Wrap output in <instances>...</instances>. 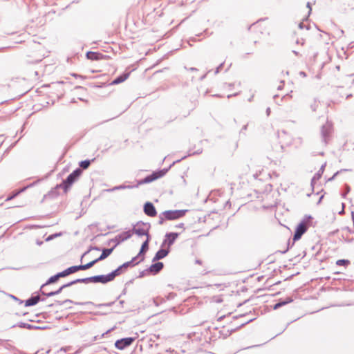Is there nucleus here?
I'll return each instance as SVG.
<instances>
[{
	"label": "nucleus",
	"instance_id": "obj_1",
	"mask_svg": "<svg viewBox=\"0 0 354 354\" xmlns=\"http://www.w3.org/2000/svg\"><path fill=\"white\" fill-rule=\"evenodd\" d=\"M169 169H170V167H169L167 168H164L160 170L153 171L152 174H151L150 175H148L143 179L138 180V183L135 185H121L115 186L111 189H107V192H113L115 190L124 189H132V188L138 187L139 185L151 183V182L164 176Z\"/></svg>",
	"mask_w": 354,
	"mask_h": 354
},
{
	"label": "nucleus",
	"instance_id": "obj_2",
	"mask_svg": "<svg viewBox=\"0 0 354 354\" xmlns=\"http://www.w3.org/2000/svg\"><path fill=\"white\" fill-rule=\"evenodd\" d=\"M312 219L313 217L310 215H305L301 221L297 225L293 235L292 245H294L295 241L299 240L302 235L306 233L308 227L311 225Z\"/></svg>",
	"mask_w": 354,
	"mask_h": 354
},
{
	"label": "nucleus",
	"instance_id": "obj_3",
	"mask_svg": "<svg viewBox=\"0 0 354 354\" xmlns=\"http://www.w3.org/2000/svg\"><path fill=\"white\" fill-rule=\"evenodd\" d=\"M82 174V170L80 168L75 169L61 184L57 185V187H62L64 193H67L71 185L77 180Z\"/></svg>",
	"mask_w": 354,
	"mask_h": 354
},
{
	"label": "nucleus",
	"instance_id": "obj_4",
	"mask_svg": "<svg viewBox=\"0 0 354 354\" xmlns=\"http://www.w3.org/2000/svg\"><path fill=\"white\" fill-rule=\"evenodd\" d=\"M150 228V223L139 221L133 227L132 232L140 236H146L147 239H148L149 236V239H151V236L149 234Z\"/></svg>",
	"mask_w": 354,
	"mask_h": 354
},
{
	"label": "nucleus",
	"instance_id": "obj_5",
	"mask_svg": "<svg viewBox=\"0 0 354 354\" xmlns=\"http://www.w3.org/2000/svg\"><path fill=\"white\" fill-rule=\"evenodd\" d=\"M333 124L332 122L327 121L322 126L321 128V136L322 142L325 145H326L330 138L333 133Z\"/></svg>",
	"mask_w": 354,
	"mask_h": 354
},
{
	"label": "nucleus",
	"instance_id": "obj_6",
	"mask_svg": "<svg viewBox=\"0 0 354 354\" xmlns=\"http://www.w3.org/2000/svg\"><path fill=\"white\" fill-rule=\"evenodd\" d=\"M187 212V209L166 210L163 212V215L166 220L173 221L183 217Z\"/></svg>",
	"mask_w": 354,
	"mask_h": 354
},
{
	"label": "nucleus",
	"instance_id": "obj_7",
	"mask_svg": "<svg viewBox=\"0 0 354 354\" xmlns=\"http://www.w3.org/2000/svg\"><path fill=\"white\" fill-rule=\"evenodd\" d=\"M136 340V337H129L118 339L115 342V347L118 350H124L131 346Z\"/></svg>",
	"mask_w": 354,
	"mask_h": 354
},
{
	"label": "nucleus",
	"instance_id": "obj_8",
	"mask_svg": "<svg viewBox=\"0 0 354 354\" xmlns=\"http://www.w3.org/2000/svg\"><path fill=\"white\" fill-rule=\"evenodd\" d=\"M179 236L178 232H167L165 234V239L163 240L161 247L167 246L170 249V247L175 243L176 240Z\"/></svg>",
	"mask_w": 354,
	"mask_h": 354
},
{
	"label": "nucleus",
	"instance_id": "obj_9",
	"mask_svg": "<svg viewBox=\"0 0 354 354\" xmlns=\"http://www.w3.org/2000/svg\"><path fill=\"white\" fill-rule=\"evenodd\" d=\"M115 277L112 272L107 274H100L93 276V283H101L105 284L108 282L113 281Z\"/></svg>",
	"mask_w": 354,
	"mask_h": 354
},
{
	"label": "nucleus",
	"instance_id": "obj_10",
	"mask_svg": "<svg viewBox=\"0 0 354 354\" xmlns=\"http://www.w3.org/2000/svg\"><path fill=\"white\" fill-rule=\"evenodd\" d=\"M131 236V233L130 231L123 232L119 234H118L114 239L110 240V242H114L115 245L113 247H116L121 242H123L127 239H129Z\"/></svg>",
	"mask_w": 354,
	"mask_h": 354
},
{
	"label": "nucleus",
	"instance_id": "obj_11",
	"mask_svg": "<svg viewBox=\"0 0 354 354\" xmlns=\"http://www.w3.org/2000/svg\"><path fill=\"white\" fill-rule=\"evenodd\" d=\"M143 211L148 216L153 217L157 214L156 207L151 202H146L144 204Z\"/></svg>",
	"mask_w": 354,
	"mask_h": 354
},
{
	"label": "nucleus",
	"instance_id": "obj_12",
	"mask_svg": "<svg viewBox=\"0 0 354 354\" xmlns=\"http://www.w3.org/2000/svg\"><path fill=\"white\" fill-rule=\"evenodd\" d=\"M169 252H170V249H169L167 248H163L161 247L160 249H159L155 254L153 258L152 259V262H156L160 259H164L169 254Z\"/></svg>",
	"mask_w": 354,
	"mask_h": 354
},
{
	"label": "nucleus",
	"instance_id": "obj_13",
	"mask_svg": "<svg viewBox=\"0 0 354 354\" xmlns=\"http://www.w3.org/2000/svg\"><path fill=\"white\" fill-rule=\"evenodd\" d=\"M164 264L162 262L156 261L148 268V270H149L150 273H152L153 274H157L162 270Z\"/></svg>",
	"mask_w": 354,
	"mask_h": 354
},
{
	"label": "nucleus",
	"instance_id": "obj_14",
	"mask_svg": "<svg viewBox=\"0 0 354 354\" xmlns=\"http://www.w3.org/2000/svg\"><path fill=\"white\" fill-rule=\"evenodd\" d=\"M40 301H44V299H41L39 295L31 296L25 301V306H33Z\"/></svg>",
	"mask_w": 354,
	"mask_h": 354
},
{
	"label": "nucleus",
	"instance_id": "obj_15",
	"mask_svg": "<svg viewBox=\"0 0 354 354\" xmlns=\"http://www.w3.org/2000/svg\"><path fill=\"white\" fill-rule=\"evenodd\" d=\"M131 262H128V261L125 262L123 264H122L121 266H120L118 268L113 270L112 272H113L114 277H115L117 276H119L123 272H124V270L126 269H127L129 267H131Z\"/></svg>",
	"mask_w": 354,
	"mask_h": 354
},
{
	"label": "nucleus",
	"instance_id": "obj_16",
	"mask_svg": "<svg viewBox=\"0 0 354 354\" xmlns=\"http://www.w3.org/2000/svg\"><path fill=\"white\" fill-rule=\"evenodd\" d=\"M326 163H324V165H322L321 166L320 169H319V171L313 177V178L311 180V186L313 187V189L314 188L316 181L319 180V178L322 177V176L324 171V168L326 167Z\"/></svg>",
	"mask_w": 354,
	"mask_h": 354
},
{
	"label": "nucleus",
	"instance_id": "obj_17",
	"mask_svg": "<svg viewBox=\"0 0 354 354\" xmlns=\"http://www.w3.org/2000/svg\"><path fill=\"white\" fill-rule=\"evenodd\" d=\"M86 57L90 60H100L102 59L104 55L97 52L88 51L86 53Z\"/></svg>",
	"mask_w": 354,
	"mask_h": 354
},
{
	"label": "nucleus",
	"instance_id": "obj_18",
	"mask_svg": "<svg viewBox=\"0 0 354 354\" xmlns=\"http://www.w3.org/2000/svg\"><path fill=\"white\" fill-rule=\"evenodd\" d=\"M115 249V247H112L111 248H104L102 250V254L101 255L97 258V261L99 262L100 261H102L104 259H105L106 258H107L113 251V250Z\"/></svg>",
	"mask_w": 354,
	"mask_h": 354
},
{
	"label": "nucleus",
	"instance_id": "obj_19",
	"mask_svg": "<svg viewBox=\"0 0 354 354\" xmlns=\"http://www.w3.org/2000/svg\"><path fill=\"white\" fill-rule=\"evenodd\" d=\"M150 240L151 239H149V237L148 236V239H146V240L142 243L140 250V252L138 254V257H140V258L142 257H145V253L149 250V243Z\"/></svg>",
	"mask_w": 354,
	"mask_h": 354
},
{
	"label": "nucleus",
	"instance_id": "obj_20",
	"mask_svg": "<svg viewBox=\"0 0 354 354\" xmlns=\"http://www.w3.org/2000/svg\"><path fill=\"white\" fill-rule=\"evenodd\" d=\"M80 270L79 266H73L61 272L63 277Z\"/></svg>",
	"mask_w": 354,
	"mask_h": 354
},
{
	"label": "nucleus",
	"instance_id": "obj_21",
	"mask_svg": "<svg viewBox=\"0 0 354 354\" xmlns=\"http://www.w3.org/2000/svg\"><path fill=\"white\" fill-rule=\"evenodd\" d=\"M130 73H124L115 78L111 84L115 85L124 82L129 76Z\"/></svg>",
	"mask_w": 354,
	"mask_h": 354
},
{
	"label": "nucleus",
	"instance_id": "obj_22",
	"mask_svg": "<svg viewBox=\"0 0 354 354\" xmlns=\"http://www.w3.org/2000/svg\"><path fill=\"white\" fill-rule=\"evenodd\" d=\"M61 277H63L62 275V273L61 272L57 273L56 274L50 277L45 283H44L42 286H41V288H44L45 286L49 285V284H51V283H54L55 282H57L58 281V279Z\"/></svg>",
	"mask_w": 354,
	"mask_h": 354
},
{
	"label": "nucleus",
	"instance_id": "obj_23",
	"mask_svg": "<svg viewBox=\"0 0 354 354\" xmlns=\"http://www.w3.org/2000/svg\"><path fill=\"white\" fill-rule=\"evenodd\" d=\"M78 283H93V276L89 277H86V278L77 279L70 281V283H71V286Z\"/></svg>",
	"mask_w": 354,
	"mask_h": 354
},
{
	"label": "nucleus",
	"instance_id": "obj_24",
	"mask_svg": "<svg viewBox=\"0 0 354 354\" xmlns=\"http://www.w3.org/2000/svg\"><path fill=\"white\" fill-rule=\"evenodd\" d=\"M17 326L20 328H27V329H29V330H38V329H41V327L40 326H35V325H31V324H27V323H24V322H19Z\"/></svg>",
	"mask_w": 354,
	"mask_h": 354
},
{
	"label": "nucleus",
	"instance_id": "obj_25",
	"mask_svg": "<svg viewBox=\"0 0 354 354\" xmlns=\"http://www.w3.org/2000/svg\"><path fill=\"white\" fill-rule=\"evenodd\" d=\"M202 151H203L202 149H198L197 151H193V152H190V151H189V153H188L187 156H190L196 155V154H201V153H202ZM187 158V156H185L182 157L180 159H178V160H176L174 161V162H173L169 165L170 168H171L173 165H174L176 163L180 162L182 160H183V159H185V158Z\"/></svg>",
	"mask_w": 354,
	"mask_h": 354
},
{
	"label": "nucleus",
	"instance_id": "obj_26",
	"mask_svg": "<svg viewBox=\"0 0 354 354\" xmlns=\"http://www.w3.org/2000/svg\"><path fill=\"white\" fill-rule=\"evenodd\" d=\"M59 187H57V186H56L53 189H51L50 192H48L46 194H45L44 196V198L42 200V202L44 201V199H46L47 198H55V197H56L58 195L57 189H59Z\"/></svg>",
	"mask_w": 354,
	"mask_h": 354
},
{
	"label": "nucleus",
	"instance_id": "obj_27",
	"mask_svg": "<svg viewBox=\"0 0 354 354\" xmlns=\"http://www.w3.org/2000/svg\"><path fill=\"white\" fill-rule=\"evenodd\" d=\"M279 138L282 141H284L285 144L290 145L291 144L292 139L290 138H288V136L287 135L286 132L285 131H282L281 134H279Z\"/></svg>",
	"mask_w": 354,
	"mask_h": 354
},
{
	"label": "nucleus",
	"instance_id": "obj_28",
	"mask_svg": "<svg viewBox=\"0 0 354 354\" xmlns=\"http://www.w3.org/2000/svg\"><path fill=\"white\" fill-rule=\"evenodd\" d=\"M98 261L97 259H94L90 262H88L86 264L84 265H79L80 270H86L91 268H92L95 263H97Z\"/></svg>",
	"mask_w": 354,
	"mask_h": 354
},
{
	"label": "nucleus",
	"instance_id": "obj_29",
	"mask_svg": "<svg viewBox=\"0 0 354 354\" xmlns=\"http://www.w3.org/2000/svg\"><path fill=\"white\" fill-rule=\"evenodd\" d=\"M62 303L64 304H66V303H69V304H74L75 305H88V304H93V303L92 301H86V302H77V301H74L70 299H66L64 301H62Z\"/></svg>",
	"mask_w": 354,
	"mask_h": 354
},
{
	"label": "nucleus",
	"instance_id": "obj_30",
	"mask_svg": "<svg viewBox=\"0 0 354 354\" xmlns=\"http://www.w3.org/2000/svg\"><path fill=\"white\" fill-rule=\"evenodd\" d=\"M292 301H293V299L290 297H288L286 299H279L278 300L279 304H280L281 307H282L286 304H288Z\"/></svg>",
	"mask_w": 354,
	"mask_h": 354
},
{
	"label": "nucleus",
	"instance_id": "obj_31",
	"mask_svg": "<svg viewBox=\"0 0 354 354\" xmlns=\"http://www.w3.org/2000/svg\"><path fill=\"white\" fill-rule=\"evenodd\" d=\"M91 160H84L80 162L79 165L80 167V169H87L90 165H91Z\"/></svg>",
	"mask_w": 354,
	"mask_h": 354
},
{
	"label": "nucleus",
	"instance_id": "obj_32",
	"mask_svg": "<svg viewBox=\"0 0 354 354\" xmlns=\"http://www.w3.org/2000/svg\"><path fill=\"white\" fill-rule=\"evenodd\" d=\"M140 257H138L136 256L135 257L132 258V259L131 261H129V262H131V267H133L135 266L136 265H138V263H140V262L143 261L144 259H145V257H142L140 260L138 261H136V259H138V258H140Z\"/></svg>",
	"mask_w": 354,
	"mask_h": 354
},
{
	"label": "nucleus",
	"instance_id": "obj_33",
	"mask_svg": "<svg viewBox=\"0 0 354 354\" xmlns=\"http://www.w3.org/2000/svg\"><path fill=\"white\" fill-rule=\"evenodd\" d=\"M350 264V261L348 259H339L336 261V265L339 266H347Z\"/></svg>",
	"mask_w": 354,
	"mask_h": 354
},
{
	"label": "nucleus",
	"instance_id": "obj_34",
	"mask_svg": "<svg viewBox=\"0 0 354 354\" xmlns=\"http://www.w3.org/2000/svg\"><path fill=\"white\" fill-rule=\"evenodd\" d=\"M26 189V187H24L19 191H17L14 193H12L10 196H8L7 197V199L6 201H10L12 199H13L14 198H15L19 194H20L21 192H24L25 189Z\"/></svg>",
	"mask_w": 354,
	"mask_h": 354
},
{
	"label": "nucleus",
	"instance_id": "obj_35",
	"mask_svg": "<svg viewBox=\"0 0 354 354\" xmlns=\"http://www.w3.org/2000/svg\"><path fill=\"white\" fill-rule=\"evenodd\" d=\"M239 327H238L239 328ZM237 329L236 328H234V329H231V330H223L221 331V333H222V335L225 337H227V336L230 335L233 332L236 331Z\"/></svg>",
	"mask_w": 354,
	"mask_h": 354
},
{
	"label": "nucleus",
	"instance_id": "obj_36",
	"mask_svg": "<svg viewBox=\"0 0 354 354\" xmlns=\"http://www.w3.org/2000/svg\"><path fill=\"white\" fill-rule=\"evenodd\" d=\"M70 286H71V283H70V282L62 285L57 290L55 291V295L59 294L64 288Z\"/></svg>",
	"mask_w": 354,
	"mask_h": 354
},
{
	"label": "nucleus",
	"instance_id": "obj_37",
	"mask_svg": "<svg viewBox=\"0 0 354 354\" xmlns=\"http://www.w3.org/2000/svg\"><path fill=\"white\" fill-rule=\"evenodd\" d=\"M39 292L43 295L48 297H53L55 295V291H51L49 292H46V291L43 290V288L41 287L40 288Z\"/></svg>",
	"mask_w": 354,
	"mask_h": 354
},
{
	"label": "nucleus",
	"instance_id": "obj_38",
	"mask_svg": "<svg viewBox=\"0 0 354 354\" xmlns=\"http://www.w3.org/2000/svg\"><path fill=\"white\" fill-rule=\"evenodd\" d=\"M114 304H115V301H111V302H109V303H103V304H95L93 303V305L96 306V307H97V308H100V307H102V306H111Z\"/></svg>",
	"mask_w": 354,
	"mask_h": 354
},
{
	"label": "nucleus",
	"instance_id": "obj_39",
	"mask_svg": "<svg viewBox=\"0 0 354 354\" xmlns=\"http://www.w3.org/2000/svg\"><path fill=\"white\" fill-rule=\"evenodd\" d=\"M348 171V169H340L339 171H337V172H335L333 176L332 177H330V178H328V181H331L333 180H334V178L340 173L343 172V171Z\"/></svg>",
	"mask_w": 354,
	"mask_h": 354
},
{
	"label": "nucleus",
	"instance_id": "obj_40",
	"mask_svg": "<svg viewBox=\"0 0 354 354\" xmlns=\"http://www.w3.org/2000/svg\"><path fill=\"white\" fill-rule=\"evenodd\" d=\"M158 218V224L162 225L165 221L166 220V218H165V215H163V212L159 214Z\"/></svg>",
	"mask_w": 354,
	"mask_h": 354
},
{
	"label": "nucleus",
	"instance_id": "obj_41",
	"mask_svg": "<svg viewBox=\"0 0 354 354\" xmlns=\"http://www.w3.org/2000/svg\"><path fill=\"white\" fill-rule=\"evenodd\" d=\"M61 234H62L61 233H55V234H50L46 239V241H50L53 240L54 238L61 236Z\"/></svg>",
	"mask_w": 354,
	"mask_h": 354
},
{
	"label": "nucleus",
	"instance_id": "obj_42",
	"mask_svg": "<svg viewBox=\"0 0 354 354\" xmlns=\"http://www.w3.org/2000/svg\"><path fill=\"white\" fill-rule=\"evenodd\" d=\"M149 272H149V270H148V268L145 269V270L140 272L138 277L139 278L144 277L147 273H149Z\"/></svg>",
	"mask_w": 354,
	"mask_h": 354
},
{
	"label": "nucleus",
	"instance_id": "obj_43",
	"mask_svg": "<svg viewBox=\"0 0 354 354\" xmlns=\"http://www.w3.org/2000/svg\"><path fill=\"white\" fill-rule=\"evenodd\" d=\"M345 189H346L345 192L342 194V196L343 198H345L346 194L350 192L351 188H350L349 185H345Z\"/></svg>",
	"mask_w": 354,
	"mask_h": 354
},
{
	"label": "nucleus",
	"instance_id": "obj_44",
	"mask_svg": "<svg viewBox=\"0 0 354 354\" xmlns=\"http://www.w3.org/2000/svg\"><path fill=\"white\" fill-rule=\"evenodd\" d=\"M162 301H164L163 299H158V298L153 299V304L157 306L159 305V302H162Z\"/></svg>",
	"mask_w": 354,
	"mask_h": 354
},
{
	"label": "nucleus",
	"instance_id": "obj_45",
	"mask_svg": "<svg viewBox=\"0 0 354 354\" xmlns=\"http://www.w3.org/2000/svg\"><path fill=\"white\" fill-rule=\"evenodd\" d=\"M223 64H224V62L221 63V64H220V65H219V66L216 68L215 72H214V73H215V74H217V73H219V71H220V70L221 69V68L223 67Z\"/></svg>",
	"mask_w": 354,
	"mask_h": 354
},
{
	"label": "nucleus",
	"instance_id": "obj_46",
	"mask_svg": "<svg viewBox=\"0 0 354 354\" xmlns=\"http://www.w3.org/2000/svg\"><path fill=\"white\" fill-rule=\"evenodd\" d=\"M10 297L15 301H17L19 302V304H22L23 303V301L22 300H20L19 299H18L17 297L12 295H10Z\"/></svg>",
	"mask_w": 354,
	"mask_h": 354
},
{
	"label": "nucleus",
	"instance_id": "obj_47",
	"mask_svg": "<svg viewBox=\"0 0 354 354\" xmlns=\"http://www.w3.org/2000/svg\"><path fill=\"white\" fill-rule=\"evenodd\" d=\"M304 27H305L307 30H308V29H309L308 26H305V25H304V24H303V23H300V24H299V28L300 29H302V28H304Z\"/></svg>",
	"mask_w": 354,
	"mask_h": 354
},
{
	"label": "nucleus",
	"instance_id": "obj_48",
	"mask_svg": "<svg viewBox=\"0 0 354 354\" xmlns=\"http://www.w3.org/2000/svg\"><path fill=\"white\" fill-rule=\"evenodd\" d=\"M279 308H281V306L280 304H279V302L277 301L274 306H273V309L274 310H277V309H279Z\"/></svg>",
	"mask_w": 354,
	"mask_h": 354
},
{
	"label": "nucleus",
	"instance_id": "obj_49",
	"mask_svg": "<svg viewBox=\"0 0 354 354\" xmlns=\"http://www.w3.org/2000/svg\"><path fill=\"white\" fill-rule=\"evenodd\" d=\"M64 83V82H57L56 83H53V84H54L55 86L57 87V86H61Z\"/></svg>",
	"mask_w": 354,
	"mask_h": 354
},
{
	"label": "nucleus",
	"instance_id": "obj_50",
	"mask_svg": "<svg viewBox=\"0 0 354 354\" xmlns=\"http://www.w3.org/2000/svg\"><path fill=\"white\" fill-rule=\"evenodd\" d=\"M306 7H307L308 8H309L308 15H310V12H311V10H312V9H311L310 3L309 2H308V3H307V4H306Z\"/></svg>",
	"mask_w": 354,
	"mask_h": 354
},
{
	"label": "nucleus",
	"instance_id": "obj_51",
	"mask_svg": "<svg viewBox=\"0 0 354 354\" xmlns=\"http://www.w3.org/2000/svg\"><path fill=\"white\" fill-rule=\"evenodd\" d=\"M176 227H178V228H183L184 227V223H180L178 225H176Z\"/></svg>",
	"mask_w": 354,
	"mask_h": 354
},
{
	"label": "nucleus",
	"instance_id": "obj_52",
	"mask_svg": "<svg viewBox=\"0 0 354 354\" xmlns=\"http://www.w3.org/2000/svg\"><path fill=\"white\" fill-rule=\"evenodd\" d=\"M291 246H292V245H290V243L288 242V248H287V249H286V250H284V251H281V252L282 254L286 253V252L288 251V250Z\"/></svg>",
	"mask_w": 354,
	"mask_h": 354
},
{
	"label": "nucleus",
	"instance_id": "obj_53",
	"mask_svg": "<svg viewBox=\"0 0 354 354\" xmlns=\"http://www.w3.org/2000/svg\"><path fill=\"white\" fill-rule=\"evenodd\" d=\"M55 304L57 305H59V306L64 304V303H62V301H59V300H55Z\"/></svg>",
	"mask_w": 354,
	"mask_h": 354
},
{
	"label": "nucleus",
	"instance_id": "obj_54",
	"mask_svg": "<svg viewBox=\"0 0 354 354\" xmlns=\"http://www.w3.org/2000/svg\"><path fill=\"white\" fill-rule=\"evenodd\" d=\"M90 252V251L88 250L87 251H86L82 255V257H81V260L82 259V258L86 255L87 254H88Z\"/></svg>",
	"mask_w": 354,
	"mask_h": 354
},
{
	"label": "nucleus",
	"instance_id": "obj_55",
	"mask_svg": "<svg viewBox=\"0 0 354 354\" xmlns=\"http://www.w3.org/2000/svg\"><path fill=\"white\" fill-rule=\"evenodd\" d=\"M351 218L353 223V227H354V212H351Z\"/></svg>",
	"mask_w": 354,
	"mask_h": 354
},
{
	"label": "nucleus",
	"instance_id": "obj_56",
	"mask_svg": "<svg viewBox=\"0 0 354 354\" xmlns=\"http://www.w3.org/2000/svg\"><path fill=\"white\" fill-rule=\"evenodd\" d=\"M206 75H207V74H205V75H202V76L199 78L200 81H203V80L205 78Z\"/></svg>",
	"mask_w": 354,
	"mask_h": 354
},
{
	"label": "nucleus",
	"instance_id": "obj_57",
	"mask_svg": "<svg viewBox=\"0 0 354 354\" xmlns=\"http://www.w3.org/2000/svg\"><path fill=\"white\" fill-rule=\"evenodd\" d=\"M299 74H300V75H301V76H303V77H306V73H305V72H304V71H301V72L299 73Z\"/></svg>",
	"mask_w": 354,
	"mask_h": 354
},
{
	"label": "nucleus",
	"instance_id": "obj_58",
	"mask_svg": "<svg viewBox=\"0 0 354 354\" xmlns=\"http://www.w3.org/2000/svg\"><path fill=\"white\" fill-rule=\"evenodd\" d=\"M270 113V109L268 107L266 109V114H267V115H269Z\"/></svg>",
	"mask_w": 354,
	"mask_h": 354
},
{
	"label": "nucleus",
	"instance_id": "obj_59",
	"mask_svg": "<svg viewBox=\"0 0 354 354\" xmlns=\"http://www.w3.org/2000/svg\"><path fill=\"white\" fill-rule=\"evenodd\" d=\"M93 250L100 251L101 249L97 246H94Z\"/></svg>",
	"mask_w": 354,
	"mask_h": 354
},
{
	"label": "nucleus",
	"instance_id": "obj_60",
	"mask_svg": "<svg viewBox=\"0 0 354 354\" xmlns=\"http://www.w3.org/2000/svg\"><path fill=\"white\" fill-rule=\"evenodd\" d=\"M238 95V93H234V94H232V95H227V98H230V97H231L232 96H236V95Z\"/></svg>",
	"mask_w": 354,
	"mask_h": 354
},
{
	"label": "nucleus",
	"instance_id": "obj_61",
	"mask_svg": "<svg viewBox=\"0 0 354 354\" xmlns=\"http://www.w3.org/2000/svg\"><path fill=\"white\" fill-rule=\"evenodd\" d=\"M225 85H227L228 87L231 88L232 86H233L234 84L232 83H228V84H225Z\"/></svg>",
	"mask_w": 354,
	"mask_h": 354
},
{
	"label": "nucleus",
	"instance_id": "obj_62",
	"mask_svg": "<svg viewBox=\"0 0 354 354\" xmlns=\"http://www.w3.org/2000/svg\"><path fill=\"white\" fill-rule=\"evenodd\" d=\"M195 262H196V263H197V264H201V263H202V261H201V260H199V259H196V260L195 261Z\"/></svg>",
	"mask_w": 354,
	"mask_h": 354
},
{
	"label": "nucleus",
	"instance_id": "obj_63",
	"mask_svg": "<svg viewBox=\"0 0 354 354\" xmlns=\"http://www.w3.org/2000/svg\"><path fill=\"white\" fill-rule=\"evenodd\" d=\"M189 70H190V71H198V69H197V68H194V67L190 68V69H189Z\"/></svg>",
	"mask_w": 354,
	"mask_h": 354
},
{
	"label": "nucleus",
	"instance_id": "obj_64",
	"mask_svg": "<svg viewBox=\"0 0 354 354\" xmlns=\"http://www.w3.org/2000/svg\"><path fill=\"white\" fill-rule=\"evenodd\" d=\"M246 129H247V125H244V126L242 127V129H241V131H243V130H246Z\"/></svg>",
	"mask_w": 354,
	"mask_h": 354
}]
</instances>
